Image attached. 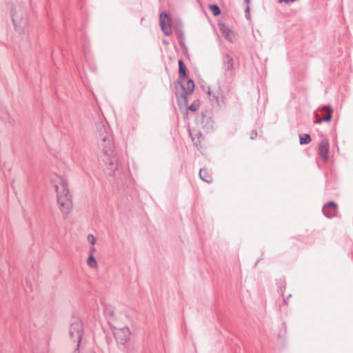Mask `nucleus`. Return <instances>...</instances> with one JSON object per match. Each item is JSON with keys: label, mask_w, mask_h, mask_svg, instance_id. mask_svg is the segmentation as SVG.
I'll use <instances>...</instances> for the list:
<instances>
[{"label": "nucleus", "mask_w": 353, "mask_h": 353, "mask_svg": "<svg viewBox=\"0 0 353 353\" xmlns=\"http://www.w3.org/2000/svg\"><path fill=\"white\" fill-rule=\"evenodd\" d=\"M104 314L106 316L107 318H108L110 320H112L114 319V312L113 310L110 307H105L104 309Z\"/></svg>", "instance_id": "obj_16"}, {"label": "nucleus", "mask_w": 353, "mask_h": 353, "mask_svg": "<svg viewBox=\"0 0 353 353\" xmlns=\"http://www.w3.org/2000/svg\"><path fill=\"white\" fill-rule=\"evenodd\" d=\"M181 88L183 92L179 97H177L179 103H183L185 105H188V97L191 94L194 90V83L192 80L189 79L185 83H181Z\"/></svg>", "instance_id": "obj_4"}, {"label": "nucleus", "mask_w": 353, "mask_h": 353, "mask_svg": "<svg viewBox=\"0 0 353 353\" xmlns=\"http://www.w3.org/2000/svg\"><path fill=\"white\" fill-rule=\"evenodd\" d=\"M199 176L203 181L207 183H210L212 181L211 174L205 169L200 170Z\"/></svg>", "instance_id": "obj_13"}, {"label": "nucleus", "mask_w": 353, "mask_h": 353, "mask_svg": "<svg viewBox=\"0 0 353 353\" xmlns=\"http://www.w3.org/2000/svg\"><path fill=\"white\" fill-rule=\"evenodd\" d=\"M117 168V165H114V168H111V171H114Z\"/></svg>", "instance_id": "obj_27"}, {"label": "nucleus", "mask_w": 353, "mask_h": 353, "mask_svg": "<svg viewBox=\"0 0 353 353\" xmlns=\"http://www.w3.org/2000/svg\"><path fill=\"white\" fill-rule=\"evenodd\" d=\"M246 17H247L248 19H249V17H250V14H249V8H247V9H246Z\"/></svg>", "instance_id": "obj_25"}, {"label": "nucleus", "mask_w": 353, "mask_h": 353, "mask_svg": "<svg viewBox=\"0 0 353 353\" xmlns=\"http://www.w3.org/2000/svg\"><path fill=\"white\" fill-rule=\"evenodd\" d=\"M159 23L162 31L165 35H170L172 34L171 19L165 12L160 14Z\"/></svg>", "instance_id": "obj_6"}, {"label": "nucleus", "mask_w": 353, "mask_h": 353, "mask_svg": "<svg viewBox=\"0 0 353 353\" xmlns=\"http://www.w3.org/2000/svg\"><path fill=\"white\" fill-rule=\"evenodd\" d=\"M51 183L56 192L57 203L63 214H68L72 208L67 179L62 175L54 174L51 176Z\"/></svg>", "instance_id": "obj_1"}, {"label": "nucleus", "mask_w": 353, "mask_h": 353, "mask_svg": "<svg viewBox=\"0 0 353 353\" xmlns=\"http://www.w3.org/2000/svg\"><path fill=\"white\" fill-rule=\"evenodd\" d=\"M21 10V6H12L11 9V17L12 20L13 25L19 33L21 31V21L22 19V16L18 13L19 11Z\"/></svg>", "instance_id": "obj_7"}, {"label": "nucleus", "mask_w": 353, "mask_h": 353, "mask_svg": "<svg viewBox=\"0 0 353 353\" xmlns=\"http://www.w3.org/2000/svg\"><path fill=\"white\" fill-rule=\"evenodd\" d=\"M87 240L89 243L91 244V245H94L97 241L96 238L92 234H88L87 236Z\"/></svg>", "instance_id": "obj_19"}, {"label": "nucleus", "mask_w": 353, "mask_h": 353, "mask_svg": "<svg viewBox=\"0 0 353 353\" xmlns=\"http://www.w3.org/2000/svg\"><path fill=\"white\" fill-rule=\"evenodd\" d=\"M324 215L328 218L334 217L337 213V205L334 201H330L323 208Z\"/></svg>", "instance_id": "obj_8"}, {"label": "nucleus", "mask_w": 353, "mask_h": 353, "mask_svg": "<svg viewBox=\"0 0 353 353\" xmlns=\"http://www.w3.org/2000/svg\"><path fill=\"white\" fill-rule=\"evenodd\" d=\"M211 11L212 12L214 16H217L220 14V9L216 5H211L210 6Z\"/></svg>", "instance_id": "obj_18"}, {"label": "nucleus", "mask_w": 353, "mask_h": 353, "mask_svg": "<svg viewBox=\"0 0 353 353\" xmlns=\"http://www.w3.org/2000/svg\"><path fill=\"white\" fill-rule=\"evenodd\" d=\"M197 108H198V106L196 104H192L191 105H190L188 107V109L192 111H196L197 110Z\"/></svg>", "instance_id": "obj_21"}, {"label": "nucleus", "mask_w": 353, "mask_h": 353, "mask_svg": "<svg viewBox=\"0 0 353 353\" xmlns=\"http://www.w3.org/2000/svg\"><path fill=\"white\" fill-rule=\"evenodd\" d=\"M115 162H116V159L112 158L110 159V165H114Z\"/></svg>", "instance_id": "obj_24"}, {"label": "nucleus", "mask_w": 353, "mask_h": 353, "mask_svg": "<svg viewBox=\"0 0 353 353\" xmlns=\"http://www.w3.org/2000/svg\"><path fill=\"white\" fill-rule=\"evenodd\" d=\"M330 145L327 141H322L319 144V154L320 157L326 161L328 158Z\"/></svg>", "instance_id": "obj_10"}, {"label": "nucleus", "mask_w": 353, "mask_h": 353, "mask_svg": "<svg viewBox=\"0 0 353 353\" xmlns=\"http://www.w3.org/2000/svg\"><path fill=\"white\" fill-rule=\"evenodd\" d=\"M300 143L301 144H307L311 141L310 136L307 134H303V136H300Z\"/></svg>", "instance_id": "obj_17"}, {"label": "nucleus", "mask_w": 353, "mask_h": 353, "mask_svg": "<svg viewBox=\"0 0 353 353\" xmlns=\"http://www.w3.org/2000/svg\"><path fill=\"white\" fill-rule=\"evenodd\" d=\"M97 143L99 148L109 157L114 155V142L110 128L101 125L98 130Z\"/></svg>", "instance_id": "obj_2"}, {"label": "nucleus", "mask_w": 353, "mask_h": 353, "mask_svg": "<svg viewBox=\"0 0 353 353\" xmlns=\"http://www.w3.org/2000/svg\"><path fill=\"white\" fill-rule=\"evenodd\" d=\"M83 331L82 322L77 318L73 319L70 327V336L74 341L78 342V346L82 338Z\"/></svg>", "instance_id": "obj_3"}, {"label": "nucleus", "mask_w": 353, "mask_h": 353, "mask_svg": "<svg viewBox=\"0 0 353 353\" xmlns=\"http://www.w3.org/2000/svg\"><path fill=\"white\" fill-rule=\"evenodd\" d=\"M208 95L209 99L211 101H216L218 102V97L215 95L214 92H212L211 91H208Z\"/></svg>", "instance_id": "obj_20"}, {"label": "nucleus", "mask_w": 353, "mask_h": 353, "mask_svg": "<svg viewBox=\"0 0 353 353\" xmlns=\"http://www.w3.org/2000/svg\"><path fill=\"white\" fill-rule=\"evenodd\" d=\"M179 73L180 78H185L186 76V67L183 61H179Z\"/></svg>", "instance_id": "obj_15"}, {"label": "nucleus", "mask_w": 353, "mask_h": 353, "mask_svg": "<svg viewBox=\"0 0 353 353\" xmlns=\"http://www.w3.org/2000/svg\"><path fill=\"white\" fill-rule=\"evenodd\" d=\"M285 2L287 3H289V2H293L295 0H284Z\"/></svg>", "instance_id": "obj_26"}, {"label": "nucleus", "mask_w": 353, "mask_h": 353, "mask_svg": "<svg viewBox=\"0 0 353 353\" xmlns=\"http://www.w3.org/2000/svg\"><path fill=\"white\" fill-rule=\"evenodd\" d=\"M95 251H96V248H95L94 245H91L89 249L90 254L93 255V254Z\"/></svg>", "instance_id": "obj_22"}, {"label": "nucleus", "mask_w": 353, "mask_h": 353, "mask_svg": "<svg viewBox=\"0 0 353 353\" xmlns=\"http://www.w3.org/2000/svg\"><path fill=\"white\" fill-rule=\"evenodd\" d=\"M321 112H324L325 114L323 117V118H319V114L315 113V123H321L323 121H330L332 119V114L333 112V110L330 106H323L320 110Z\"/></svg>", "instance_id": "obj_9"}, {"label": "nucleus", "mask_w": 353, "mask_h": 353, "mask_svg": "<svg viewBox=\"0 0 353 353\" xmlns=\"http://www.w3.org/2000/svg\"><path fill=\"white\" fill-rule=\"evenodd\" d=\"M219 29L223 37H224L229 41H233L234 38V32L230 29H229L225 25L222 23L219 24Z\"/></svg>", "instance_id": "obj_11"}, {"label": "nucleus", "mask_w": 353, "mask_h": 353, "mask_svg": "<svg viewBox=\"0 0 353 353\" xmlns=\"http://www.w3.org/2000/svg\"><path fill=\"white\" fill-rule=\"evenodd\" d=\"M88 265L92 269H97L98 268V262L93 255L90 254L87 259Z\"/></svg>", "instance_id": "obj_14"}, {"label": "nucleus", "mask_w": 353, "mask_h": 353, "mask_svg": "<svg viewBox=\"0 0 353 353\" xmlns=\"http://www.w3.org/2000/svg\"><path fill=\"white\" fill-rule=\"evenodd\" d=\"M223 68L225 71H231L234 68V59L228 54L223 56Z\"/></svg>", "instance_id": "obj_12"}, {"label": "nucleus", "mask_w": 353, "mask_h": 353, "mask_svg": "<svg viewBox=\"0 0 353 353\" xmlns=\"http://www.w3.org/2000/svg\"><path fill=\"white\" fill-rule=\"evenodd\" d=\"M114 334L118 343L125 344L130 339V331L126 326L114 327Z\"/></svg>", "instance_id": "obj_5"}, {"label": "nucleus", "mask_w": 353, "mask_h": 353, "mask_svg": "<svg viewBox=\"0 0 353 353\" xmlns=\"http://www.w3.org/2000/svg\"><path fill=\"white\" fill-rule=\"evenodd\" d=\"M257 136V132L256 130H252L251 132V137L250 138L252 139H254Z\"/></svg>", "instance_id": "obj_23"}]
</instances>
